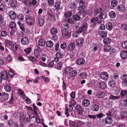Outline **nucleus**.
<instances>
[{
    "instance_id": "nucleus-41",
    "label": "nucleus",
    "mask_w": 127,
    "mask_h": 127,
    "mask_svg": "<svg viewBox=\"0 0 127 127\" xmlns=\"http://www.w3.org/2000/svg\"><path fill=\"white\" fill-rule=\"evenodd\" d=\"M69 124L70 127H77V125H75V123L72 121H69Z\"/></svg>"
},
{
    "instance_id": "nucleus-64",
    "label": "nucleus",
    "mask_w": 127,
    "mask_h": 127,
    "mask_svg": "<svg viewBox=\"0 0 127 127\" xmlns=\"http://www.w3.org/2000/svg\"><path fill=\"white\" fill-rule=\"evenodd\" d=\"M60 4L61 2L60 1H57L55 3V7L58 8L59 7Z\"/></svg>"
},
{
    "instance_id": "nucleus-23",
    "label": "nucleus",
    "mask_w": 127,
    "mask_h": 127,
    "mask_svg": "<svg viewBox=\"0 0 127 127\" xmlns=\"http://www.w3.org/2000/svg\"><path fill=\"white\" fill-rule=\"evenodd\" d=\"M2 99L4 100H7L8 98L9 95L7 93L4 92L2 95Z\"/></svg>"
},
{
    "instance_id": "nucleus-4",
    "label": "nucleus",
    "mask_w": 127,
    "mask_h": 127,
    "mask_svg": "<svg viewBox=\"0 0 127 127\" xmlns=\"http://www.w3.org/2000/svg\"><path fill=\"white\" fill-rule=\"evenodd\" d=\"M62 34L63 37L66 39L70 38L71 35L70 33L66 30H63L62 31Z\"/></svg>"
},
{
    "instance_id": "nucleus-18",
    "label": "nucleus",
    "mask_w": 127,
    "mask_h": 127,
    "mask_svg": "<svg viewBox=\"0 0 127 127\" xmlns=\"http://www.w3.org/2000/svg\"><path fill=\"white\" fill-rule=\"evenodd\" d=\"M46 46L48 47L49 48H51L53 46L54 44L53 42L51 40H49L47 41L46 43Z\"/></svg>"
},
{
    "instance_id": "nucleus-55",
    "label": "nucleus",
    "mask_w": 127,
    "mask_h": 127,
    "mask_svg": "<svg viewBox=\"0 0 127 127\" xmlns=\"http://www.w3.org/2000/svg\"><path fill=\"white\" fill-rule=\"evenodd\" d=\"M121 116L123 118L127 117V111H126L123 112L122 113Z\"/></svg>"
},
{
    "instance_id": "nucleus-33",
    "label": "nucleus",
    "mask_w": 127,
    "mask_h": 127,
    "mask_svg": "<svg viewBox=\"0 0 127 127\" xmlns=\"http://www.w3.org/2000/svg\"><path fill=\"white\" fill-rule=\"evenodd\" d=\"M77 74V72L75 70H73L69 75L71 77H74L76 76Z\"/></svg>"
},
{
    "instance_id": "nucleus-29",
    "label": "nucleus",
    "mask_w": 127,
    "mask_h": 127,
    "mask_svg": "<svg viewBox=\"0 0 127 127\" xmlns=\"http://www.w3.org/2000/svg\"><path fill=\"white\" fill-rule=\"evenodd\" d=\"M103 41L104 44H108L111 42V40L110 38H107L104 39Z\"/></svg>"
},
{
    "instance_id": "nucleus-49",
    "label": "nucleus",
    "mask_w": 127,
    "mask_h": 127,
    "mask_svg": "<svg viewBox=\"0 0 127 127\" xmlns=\"http://www.w3.org/2000/svg\"><path fill=\"white\" fill-rule=\"evenodd\" d=\"M77 54V51L76 50H73L70 53V55L71 57H72Z\"/></svg>"
},
{
    "instance_id": "nucleus-28",
    "label": "nucleus",
    "mask_w": 127,
    "mask_h": 127,
    "mask_svg": "<svg viewBox=\"0 0 127 127\" xmlns=\"http://www.w3.org/2000/svg\"><path fill=\"white\" fill-rule=\"evenodd\" d=\"M50 32L51 34L55 35L57 32V29L55 28H52L50 30Z\"/></svg>"
},
{
    "instance_id": "nucleus-47",
    "label": "nucleus",
    "mask_w": 127,
    "mask_h": 127,
    "mask_svg": "<svg viewBox=\"0 0 127 127\" xmlns=\"http://www.w3.org/2000/svg\"><path fill=\"white\" fill-rule=\"evenodd\" d=\"M9 26L11 28L13 29L15 27L16 24L14 22H12L10 23Z\"/></svg>"
},
{
    "instance_id": "nucleus-61",
    "label": "nucleus",
    "mask_w": 127,
    "mask_h": 127,
    "mask_svg": "<svg viewBox=\"0 0 127 127\" xmlns=\"http://www.w3.org/2000/svg\"><path fill=\"white\" fill-rule=\"evenodd\" d=\"M121 78L123 79V82H124V81H126L127 80V75L123 74Z\"/></svg>"
},
{
    "instance_id": "nucleus-56",
    "label": "nucleus",
    "mask_w": 127,
    "mask_h": 127,
    "mask_svg": "<svg viewBox=\"0 0 127 127\" xmlns=\"http://www.w3.org/2000/svg\"><path fill=\"white\" fill-rule=\"evenodd\" d=\"M72 17L74 19L75 21L79 20L80 19V17L78 15H73Z\"/></svg>"
},
{
    "instance_id": "nucleus-27",
    "label": "nucleus",
    "mask_w": 127,
    "mask_h": 127,
    "mask_svg": "<svg viewBox=\"0 0 127 127\" xmlns=\"http://www.w3.org/2000/svg\"><path fill=\"white\" fill-rule=\"evenodd\" d=\"M109 16L111 18H114L116 16V13L113 11H111L109 13Z\"/></svg>"
},
{
    "instance_id": "nucleus-53",
    "label": "nucleus",
    "mask_w": 127,
    "mask_h": 127,
    "mask_svg": "<svg viewBox=\"0 0 127 127\" xmlns=\"http://www.w3.org/2000/svg\"><path fill=\"white\" fill-rule=\"evenodd\" d=\"M127 94V92L126 90H123L121 92L120 95L121 96L123 97L124 96Z\"/></svg>"
},
{
    "instance_id": "nucleus-57",
    "label": "nucleus",
    "mask_w": 127,
    "mask_h": 127,
    "mask_svg": "<svg viewBox=\"0 0 127 127\" xmlns=\"http://www.w3.org/2000/svg\"><path fill=\"white\" fill-rule=\"evenodd\" d=\"M1 36L3 37H5L7 35V32L5 31H3L1 33Z\"/></svg>"
},
{
    "instance_id": "nucleus-32",
    "label": "nucleus",
    "mask_w": 127,
    "mask_h": 127,
    "mask_svg": "<svg viewBox=\"0 0 127 127\" xmlns=\"http://www.w3.org/2000/svg\"><path fill=\"white\" fill-rule=\"evenodd\" d=\"M101 9L100 8L96 9L94 10V14L95 15H96L99 13H100L101 12Z\"/></svg>"
},
{
    "instance_id": "nucleus-24",
    "label": "nucleus",
    "mask_w": 127,
    "mask_h": 127,
    "mask_svg": "<svg viewBox=\"0 0 127 127\" xmlns=\"http://www.w3.org/2000/svg\"><path fill=\"white\" fill-rule=\"evenodd\" d=\"M72 15V13L71 11H66L64 14V16L66 18L70 17Z\"/></svg>"
},
{
    "instance_id": "nucleus-62",
    "label": "nucleus",
    "mask_w": 127,
    "mask_h": 127,
    "mask_svg": "<svg viewBox=\"0 0 127 127\" xmlns=\"http://www.w3.org/2000/svg\"><path fill=\"white\" fill-rule=\"evenodd\" d=\"M76 107L77 111L83 110V108L81 106L79 105H77Z\"/></svg>"
},
{
    "instance_id": "nucleus-9",
    "label": "nucleus",
    "mask_w": 127,
    "mask_h": 127,
    "mask_svg": "<svg viewBox=\"0 0 127 127\" xmlns=\"http://www.w3.org/2000/svg\"><path fill=\"white\" fill-rule=\"evenodd\" d=\"M21 42L24 45H27L29 43L28 39L26 37H23L21 39Z\"/></svg>"
},
{
    "instance_id": "nucleus-42",
    "label": "nucleus",
    "mask_w": 127,
    "mask_h": 127,
    "mask_svg": "<svg viewBox=\"0 0 127 127\" xmlns=\"http://www.w3.org/2000/svg\"><path fill=\"white\" fill-rule=\"evenodd\" d=\"M8 125L10 127H12L14 125V123L12 120H10L7 121Z\"/></svg>"
},
{
    "instance_id": "nucleus-2",
    "label": "nucleus",
    "mask_w": 127,
    "mask_h": 127,
    "mask_svg": "<svg viewBox=\"0 0 127 127\" xmlns=\"http://www.w3.org/2000/svg\"><path fill=\"white\" fill-rule=\"evenodd\" d=\"M69 107H66L65 108V114L67 117H68L69 115L68 111L71 112L72 111L73 108L72 105L74 106L76 104V102L73 99H71L70 100L69 102Z\"/></svg>"
},
{
    "instance_id": "nucleus-12",
    "label": "nucleus",
    "mask_w": 127,
    "mask_h": 127,
    "mask_svg": "<svg viewBox=\"0 0 127 127\" xmlns=\"http://www.w3.org/2000/svg\"><path fill=\"white\" fill-rule=\"evenodd\" d=\"M63 64L61 62H59L58 63L55 64L54 66V67L56 69L60 70L61 69L63 65Z\"/></svg>"
},
{
    "instance_id": "nucleus-16",
    "label": "nucleus",
    "mask_w": 127,
    "mask_h": 127,
    "mask_svg": "<svg viewBox=\"0 0 127 127\" xmlns=\"http://www.w3.org/2000/svg\"><path fill=\"white\" fill-rule=\"evenodd\" d=\"M106 28L108 30H111L113 28V25L112 23L110 22H108L106 24Z\"/></svg>"
},
{
    "instance_id": "nucleus-11",
    "label": "nucleus",
    "mask_w": 127,
    "mask_h": 127,
    "mask_svg": "<svg viewBox=\"0 0 127 127\" xmlns=\"http://www.w3.org/2000/svg\"><path fill=\"white\" fill-rule=\"evenodd\" d=\"M84 42L83 39L82 38H80L77 40L76 43L78 46H80L83 44Z\"/></svg>"
},
{
    "instance_id": "nucleus-43",
    "label": "nucleus",
    "mask_w": 127,
    "mask_h": 127,
    "mask_svg": "<svg viewBox=\"0 0 127 127\" xmlns=\"http://www.w3.org/2000/svg\"><path fill=\"white\" fill-rule=\"evenodd\" d=\"M4 88L6 92H10L11 90V88L8 85H6L4 87Z\"/></svg>"
},
{
    "instance_id": "nucleus-20",
    "label": "nucleus",
    "mask_w": 127,
    "mask_h": 127,
    "mask_svg": "<svg viewBox=\"0 0 127 127\" xmlns=\"http://www.w3.org/2000/svg\"><path fill=\"white\" fill-rule=\"evenodd\" d=\"M1 76L2 79V78L3 80H6L7 78V74L4 71H3L1 72Z\"/></svg>"
},
{
    "instance_id": "nucleus-26",
    "label": "nucleus",
    "mask_w": 127,
    "mask_h": 127,
    "mask_svg": "<svg viewBox=\"0 0 127 127\" xmlns=\"http://www.w3.org/2000/svg\"><path fill=\"white\" fill-rule=\"evenodd\" d=\"M120 102L122 105L127 107V99H121L120 101Z\"/></svg>"
},
{
    "instance_id": "nucleus-40",
    "label": "nucleus",
    "mask_w": 127,
    "mask_h": 127,
    "mask_svg": "<svg viewBox=\"0 0 127 127\" xmlns=\"http://www.w3.org/2000/svg\"><path fill=\"white\" fill-rule=\"evenodd\" d=\"M86 7L85 4L79 5V6L78 7V9L80 11H82Z\"/></svg>"
},
{
    "instance_id": "nucleus-60",
    "label": "nucleus",
    "mask_w": 127,
    "mask_h": 127,
    "mask_svg": "<svg viewBox=\"0 0 127 127\" xmlns=\"http://www.w3.org/2000/svg\"><path fill=\"white\" fill-rule=\"evenodd\" d=\"M18 45L16 43L13 44V47L12 49L13 51H16L17 49Z\"/></svg>"
},
{
    "instance_id": "nucleus-44",
    "label": "nucleus",
    "mask_w": 127,
    "mask_h": 127,
    "mask_svg": "<svg viewBox=\"0 0 127 127\" xmlns=\"http://www.w3.org/2000/svg\"><path fill=\"white\" fill-rule=\"evenodd\" d=\"M18 23L19 24L20 26V27L21 29L23 31H25V29L24 28V24H22L20 23V22H18Z\"/></svg>"
},
{
    "instance_id": "nucleus-63",
    "label": "nucleus",
    "mask_w": 127,
    "mask_h": 127,
    "mask_svg": "<svg viewBox=\"0 0 127 127\" xmlns=\"http://www.w3.org/2000/svg\"><path fill=\"white\" fill-rule=\"evenodd\" d=\"M8 74L9 76L11 77L14 76V74L12 70H11L8 71Z\"/></svg>"
},
{
    "instance_id": "nucleus-31",
    "label": "nucleus",
    "mask_w": 127,
    "mask_h": 127,
    "mask_svg": "<svg viewBox=\"0 0 127 127\" xmlns=\"http://www.w3.org/2000/svg\"><path fill=\"white\" fill-rule=\"evenodd\" d=\"M69 25L67 23L64 24L62 25V27L64 29L63 30H68L69 27Z\"/></svg>"
},
{
    "instance_id": "nucleus-17",
    "label": "nucleus",
    "mask_w": 127,
    "mask_h": 127,
    "mask_svg": "<svg viewBox=\"0 0 127 127\" xmlns=\"http://www.w3.org/2000/svg\"><path fill=\"white\" fill-rule=\"evenodd\" d=\"M85 62V59L83 58L79 59L77 61V64L78 65H81L84 64Z\"/></svg>"
},
{
    "instance_id": "nucleus-36",
    "label": "nucleus",
    "mask_w": 127,
    "mask_h": 127,
    "mask_svg": "<svg viewBox=\"0 0 127 127\" xmlns=\"http://www.w3.org/2000/svg\"><path fill=\"white\" fill-rule=\"evenodd\" d=\"M114 111L113 110H109L108 112L106 114L109 116H113L114 115Z\"/></svg>"
},
{
    "instance_id": "nucleus-58",
    "label": "nucleus",
    "mask_w": 127,
    "mask_h": 127,
    "mask_svg": "<svg viewBox=\"0 0 127 127\" xmlns=\"http://www.w3.org/2000/svg\"><path fill=\"white\" fill-rule=\"evenodd\" d=\"M62 53L60 52H57L56 54V57L60 58L61 57L63 56Z\"/></svg>"
},
{
    "instance_id": "nucleus-25",
    "label": "nucleus",
    "mask_w": 127,
    "mask_h": 127,
    "mask_svg": "<svg viewBox=\"0 0 127 127\" xmlns=\"http://www.w3.org/2000/svg\"><path fill=\"white\" fill-rule=\"evenodd\" d=\"M99 108V106L97 104H94L93 105L92 110L93 111H97L98 110Z\"/></svg>"
},
{
    "instance_id": "nucleus-46",
    "label": "nucleus",
    "mask_w": 127,
    "mask_h": 127,
    "mask_svg": "<svg viewBox=\"0 0 127 127\" xmlns=\"http://www.w3.org/2000/svg\"><path fill=\"white\" fill-rule=\"evenodd\" d=\"M110 47L109 45L105 46H104V50L105 52H108L110 50Z\"/></svg>"
},
{
    "instance_id": "nucleus-38",
    "label": "nucleus",
    "mask_w": 127,
    "mask_h": 127,
    "mask_svg": "<svg viewBox=\"0 0 127 127\" xmlns=\"http://www.w3.org/2000/svg\"><path fill=\"white\" fill-rule=\"evenodd\" d=\"M105 94L103 92H100L98 93L97 95L99 98H103L105 96Z\"/></svg>"
},
{
    "instance_id": "nucleus-3",
    "label": "nucleus",
    "mask_w": 127,
    "mask_h": 127,
    "mask_svg": "<svg viewBox=\"0 0 127 127\" xmlns=\"http://www.w3.org/2000/svg\"><path fill=\"white\" fill-rule=\"evenodd\" d=\"M26 21L28 25H32L34 24L35 19L34 17L31 16L27 18Z\"/></svg>"
},
{
    "instance_id": "nucleus-21",
    "label": "nucleus",
    "mask_w": 127,
    "mask_h": 127,
    "mask_svg": "<svg viewBox=\"0 0 127 127\" xmlns=\"http://www.w3.org/2000/svg\"><path fill=\"white\" fill-rule=\"evenodd\" d=\"M118 8L119 10L121 12H124L125 10V6L123 4H121L118 6Z\"/></svg>"
},
{
    "instance_id": "nucleus-30",
    "label": "nucleus",
    "mask_w": 127,
    "mask_h": 127,
    "mask_svg": "<svg viewBox=\"0 0 127 127\" xmlns=\"http://www.w3.org/2000/svg\"><path fill=\"white\" fill-rule=\"evenodd\" d=\"M69 48L70 50H73L75 47V43L73 42H71L69 45Z\"/></svg>"
},
{
    "instance_id": "nucleus-19",
    "label": "nucleus",
    "mask_w": 127,
    "mask_h": 127,
    "mask_svg": "<svg viewBox=\"0 0 127 127\" xmlns=\"http://www.w3.org/2000/svg\"><path fill=\"white\" fill-rule=\"evenodd\" d=\"M45 44V41L44 39H40L38 41V45L40 46H44Z\"/></svg>"
},
{
    "instance_id": "nucleus-59",
    "label": "nucleus",
    "mask_w": 127,
    "mask_h": 127,
    "mask_svg": "<svg viewBox=\"0 0 127 127\" xmlns=\"http://www.w3.org/2000/svg\"><path fill=\"white\" fill-rule=\"evenodd\" d=\"M120 98V96H115L112 95H111L109 98L110 99H116Z\"/></svg>"
},
{
    "instance_id": "nucleus-45",
    "label": "nucleus",
    "mask_w": 127,
    "mask_h": 127,
    "mask_svg": "<svg viewBox=\"0 0 127 127\" xmlns=\"http://www.w3.org/2000/svg\"><path fill=\"white\" fill-rule=\"evenodd\" d=\"M100 35L103 38L106 37L107 36V34L106 32L102 31L100 33Z\"/></svg>"
},
{
    "instance_id": "nucleus-48",
    "label": "nucleus",
    "mask_w": 127,
    "mask_h": 127,
    "mask_svg": "<svg viewBox=\"0 0 127 127\" xmlns=\"http://www.w3.org/2000/svg\"><path fill=\"white\" fill-rule=\"evenodd\" d=\"M117 4L118 2L116 0H112L111 3V5L113 7L116 6L117 5Z\"/></svg>"
},
{
    "instance_id": "nucleus-34",
    "label": "nucleus",
    "mask_w": 127,
    "mask_h": 127,
    "mask_svg": "<svg viewBox=\"0 0 127 127\" xmlns=\"http://www.w3.org/2000/svg\"><path fill=\"white\" fill-rule=\"evenodd\" d=\"M65 20L66 22H67L70 24H72L74 22V20L73 19L71 18H67L65 19Z\"/></svg>"
},
{
    "instance_id": "nucleus-39",
    "label": "nucleus",
    "mask_w": 127,
    "mask_h": 127,
    "mask_svg": "<svg viewBox=\"0 0 127 127\" xmlns=\"http://www.w3.org/2000/svg\"><path fill=\"white\" fill-rule=\"evenodd\" d=\"M121 29L123 31H127V25L126 24H122L121 26Z\"/></svg>"
},
{
    "instance_id": "nucleus-1",
    "label": "nucleus",
    "mask_w": 127,
    "mask_h": 127,
    "mask_svg": "<svg viewBox=\"0 0 127 127\" xmlns=\"http://www.w3.org/2000/svg\"><path fill=\"white\" fill-rule=\"evenodd\" d=\"M88 25L87 23H84L82 26L80 28L78 31L74 32L72 34V36L73 37L76 38L79 36V34L82 32L86 31Z\"/></svg>"
},
{
    "instance_id": "nucleus-52",
    "label": "nucleus",
    "mask_w": 127,
    "mask_h": 127,
    "mask_svg": "<svg viewBox=\"0 0 127 127\" xmlns=\"http://www.w3.org/2000/svg\"><path fill=\"white\" fill-rule=\"evenodd\" d=\"M75 2H73L72 3H69L68 5V6L69 8H73L75 7Z\"/></svg>"
},
{
    "instance_id": "nucleus-6",
    "label": "nucleus",
    "mask_w": 127,
    "mask_h": 127,
    "mask_svg": "<svg viewBox=\"0 0 127 127\" xmlns=\"http://www.w3.org/2000/svg\"><path fill=\"white\" fill-rule=\"evenodd\" d=\"M9 17L11 19L14 20L16 17V15L15 13L12 11H10L8 13Z\"/></svg>"
},
{
    "instance_id": "nucleus-22",
    "label": "nucleus",
    "mask_w": 127,
    "mask_h": 127,
    "mask_svg": "<svg viewBox=\"0 0 127 127\" xmlns=\"http://www.w3.org/2000/svg\"><path fill=\"white\" fill-rule=\"evenodd\" d=\"M106 87V83L104 82H101L99 83V87L102 89L105 88Z\"/></svg>"
},
{
    "instance_id": "nucleus-37",
    "label": "nucleus",
    "mask_w": 127,
    "mask_h": 127,
    "mask_svg": "<svg viewBox=\"0 0 127 127\" xmlns=\"http://www.w3.org/2000/svg\"><path fill=\"white\" fill-rule=\"evenodd\" d=\"M44 20L43 18H39L38 20V24L40 26H41L44 24Z\"/></svg>"
},
{
    "instance_id": "nucleus-13",
    "label": "nucleus",
    "mask_w": 127,
    "mask_h": 127,
    "mask_svg": "<svg viewBox=\"0 0 127 127\" xmlns=\"http://www.w3.org/2000/svg\"><path fill=\"white\" fill-rule=\"evenodd\" d=\"M21 121L22 122H23L25 124H26L28 123L30 120V119L27 117H26L24 116L20 119Z\"/></svg>"
},
{
    "instance_id": "nucleus-54",
    "label": "nucleus",
    "mask_w": 127,
    "mask_h": 127,
    "mask_svg": "<svg viewBox=\"0 0 127 127\" xmlns=\"http://www.w3.org/2000/svg\"><path fill=\"white\" fill-rule=\"evenodd\" d=\"M116 84V82L115 80L112 79L108 83V84L110 86H111L113 85H115Z\"/></svg>"
},
{
    "instance_id": "nucleus-14",
    "label": "nucleus",
    "mask_w": 127,
    "mask_h": 127,
    "mask_svg": "<svg viewBox=\"0 0 127 127\" xmlns=\"http://www.w3.org/2000/svg\"><path fill=\"white\" fill-rule=\"evenodd\" d=\"M90 103L89 100L87 99L84 100L82 102V105L85 107L88 106L89 105Z\"/></svg>"
},
{
    "instance_id": "nucleus-5",
    "label": "nucleus",
    "mask_w": 127,
    "mask_h": 127,
    "mask_svg": "<svg viewBox=\"0 0 127 127\" xmlns=\"http://www.w3.org/2000/svg\"><path fill=\"white\" fill-rule=\"evenodd\" d=\"M17 5V1L16 0H9L8 5L10 8H13L16 7Z\"/></svg>"
},
{
    "instance_id": "nucleus-8",
    "label": "nucleus",
    "mask_w": 127,
    "mask_h": 127,
    "mask_svg": "<svg viewBox=\"0 0 127 127\" xmlns=\"http://www.w3.org/2000/svg\"><path fill=\"white\" fill-rule=\"evenodd\" d=\"M121 57L123 59L127 58V52L125 51H122L120 53Z\"/></svg>"
},
{
    "instance_id": "nucleus-50",
    "label": "nucleus",
    "mask_w": 127,
    "mask_h": 127,
    "mask_svg": "<svg viewBox=\"0 0 127 127\" xmlns=\"http://www.w3.org/2000/svg\"><path fill=\"white\" fill-rule=\"evenodd\" d=\"M80 76L82 79H85L87 77V75L85 72H84L81 73Z\"/></svg>"
},
{
    "instance_id": "nucleus-15",
    "label": "nucleus",
    "mask_w": 127,
    "mask_h": 127,
    "mask_svg": "<svg viewBox=\"0 0 127 127\" xmlns=\"http://www.w3.org/2000/svg\"><path fill=\"white\" fill-rule=\"evenodd\" d=\"M113 120L110 117H107L105 119V122L106 124L109 125L112 123Z\"/></svg>"
},
{
    "instance_id": "nucleus-51",
    "label": "nucleus",
    "mask_w": 127,
    "mask_h": 127,
    "mask_svg": "<svg viewBox=\"0 0 127 127\" xmlns=\"http://www.w3.org/2000/svg\"><path fill=\"white\" fill-rule=\"evenodd\" d=\"M122 45L123 48H127V41H123L122 43Z\"/></svg>"
},
{
    "instance_id": "nucleus-7",
    "label": "nucleus",
    "mask_w": 127,
    "mask_h": 127,
    "mask_svg": "<svg viewBox=\"0 0 127 127\" xmlns=\"http://www.w3.org/2000/svg\"><path fill=\"white\" fill-rule=\"evenodd\" d=\"M100 77L101 78L105 80H107L108 78V74L105 72H102L100 74Z\"/></svg>"
},
{
    "instance_id": "nucleus-35",
    "label": "nucleus",
    "mask_w": 127,
    "mask_h": 127,
    "mask_svg": "<svg viewBox=\"0 0 127 127\" xmlns=\"http://www.w3.org/2000/svg\"><path fill=\"white\" fill-rule=\"evenodd\" d=\"M22 98L25 99L26 101V103L27 104H29L31 102V101L30 99L27 97L22 96Z\"/></svg>"
},
{
    "instance_id": "nucleus-10",
    "label": "nucleus",
    "mask_w": 127,
    "mask_h": 127,
    "mask_svg": "<svg viewBox=\"0 0 127 127\" xmlns=\"http://www.w3.org/2000/svg\"><path fill=\"white\" fill-rule=\"evenodd\" d=\"M73 70V68L71 67H67L65 70L64 73L66 74L69 75Z\"/></svg>"
}]
</instances>
